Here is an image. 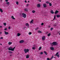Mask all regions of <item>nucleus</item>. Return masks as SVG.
<instances>
[{"instance_id": "obj_50", "label": "nucleus", "mask_w": 60, "mask_h": 60, "mask_svg": "<svg viewBox=\"0 0 60 60\" xmlns=\"http://www.w3.org/2000/svg\"><path fill=\"white\" fill-rule=\"evenodd\" d=\"M38 1H39L40 2H41V0H38Z\"/></svg>"}, {"instance_id": "obj_19", "label": "nucleus", "mask_w": 60, "mask_h": 60, "mask_svg": "<svg viewBox=\"0 0 60 60\" xmlns=\"http://www.w3.org/2000/svg\"><path fill=\"white\" fill-rule=\"evenodd\" d=\"M44 53L46 55H48V53L47 52H46L45 51H44Z\"/></svg>"}, {"instance_id": "obj_42", "label": "nucleus", "mask_w": 60, "mask_h": 60, "mask_svg": "<svg viewBox=\"0 0 60 60\" xmlns=\"http://www.w3.org/2000/svg\"><path fill=\"white\" fill-rule=\"evenodd\" d=\"M47 60H50V59L49 58H47Z\"/></svg>"}, {"instance_id": "obj_18", "label": "nucleus", "mask_w": 60, "mask_h": 60, "mask_svg": "<svg viewBox=\"0 0 60 60\" xmlns=\"http://www.w3.org/2000/svg\"><path fill=\"white\" fill-rule=\"evenodd\" d=\"M0 11L1 12H3V11L2 10V9L0 8Z\"/></svg>"}, {"instance_id": "obj_16", "label": "nucleus", "mask_w": 60, "mask_h": 60, "mask_svg": "<svg viewBox=\"0 0 60 60\" xmlns=\"http://www.w3.org/2000/svg\"><path fill=\"white\" fill-rule=\"evenodd\" d=\"M29 57V55L28 54L26 56V58H28Z\"/></svg>"}, {"instance_id": "obj_52", "label": "nucleus", "mask_w": 60, "mask_h": 60, "mask_svg": "<svg viewBox=\"0 0 60 60\" xmlns=\"http://www.w3.org/2000/svg\"><path fill=\"white\" fill-rule=\"evenodd\" d=\"M29 35H30V32H29Z\"/></svg>"}, {"instance_id": "obj_27", "label": "nucleus", "mask_w": 60, "mask_h": 60, "mask_svg": "<svg viewBox=\"0 0 60 60\" xmlns=\"http://www.w3.org/2000/svg\"><path fill=\"white\" fill-rule=\"evenodd\" d=\"M4 26H6V23L4 22Z\"/></svg>"}, {"instance_id": "obj_6", "label": "nucleus", "mask_w": 60, "mask_h": 60, "mask_svg": "<svg viewBox=\"0 0 60 60\" xmlns=\"http://www.w3.org/2000/svg\"><path fill=\"white\" fill-rule=\"evenodd\" d=\"M50 48L51 50H54V48L52 47H50Z\"/></svg>"}, {"instance_id": "obj_7", "label": "nucleus", "mask_w": 60, "mask_h": 60, "mask_svg": "<svg viewBox=\"0 0 60 60\" xmlns=\"http://www.w3.org/2000/svg\"><path fill=\"white\" fill-rule=\"evenodd\" d=\"M34 23V20L32 19L30 22V24H33Z\"/></svg>"}, {"instance_id": "obj_24", "label": "nucleus", "mask_w": 60, "mask_h": 60, "mask_svg": "<svg viewBox=\"0 0 60 60\" xmlns=\"http://www.w3.org/2000/svg\"><path fill=\"white\" fill-rule=\"evenodd\" d=\"M56 16L57 18H60V15H56Z\"/></svg>"}, {"instance_id": "obj_48", "label": "nucleus", "mask_w": 60, "mask_h": 60, "mask_svg": "<svg viewBox=\"0 0 60 60\" xmlns=\"http://www.w3.org/2000/svg\"><path fill=\"white\" fill-rule=\"evenodd\" d=\"M49 33V32H46V34H48Z\"/></svg>"}, {"instance_id": "obj_29", "label": "nucleus", "mask_w": 60, "mask_h": 60, "mask_svg": "<svg viewBox=\"0 0 60 60\" xmlns=\"http://www.w3.org/2000/svg\"><path fill=\"white\" fill-rule=\"evenodd\" d=\"M49 6H52V4H51V3H49Z\"/></svg>"}, {"instance_id": "obj_53", "label": "nucleus", "mask_w": 60, "mask_h": 60, "mask_svg": "<svg viewBox=\"0 0 60 60\" xmlns=\"http://www.w3.org/2000/svg\"><path fill=\"white\" fill-rule=\"evenodd\" d=\"M12 55V54H11L10 55V56H11Z\"/></svg>"}, {"instance_id": "obj_60", "label": "nucleus", "mask_w": 60, "mask_h": 60, "mask_svg": "<svg viewBox=\"0 0 60 60\" xmlns=\"http://www.w3.org/2000/svg\"><path fill=\"white\" fill-rule=\"evenodd\" d=\"M28 3H29V1H28Z\"/></svg>"}, {"instance_id": "obj_15", "label": "nucleus", "mask_w": 60, "mask_h": 60, "mask_svg": "<svg viewBox=\"0 0 60 60\" xmlns=\"http://www.w3.org/2000/svg\"><path fill=\"white\" fill-rule=\"evenodd\" d=\"M50 12L52 14H54V12L53 11V10H52L50 11Z\"/></svg>"}, {"instance_id": "obj_40", "label": "nucleus", "mask_w": 60, "mask_h": 60, "mask_svg": "<svg viewBox=\"0 0 60 60\" xmlns=\"http://www.w3.org/2000/svg\"><path fill=\"white\" fill-rule=\"evenodd\" d=\"M53 29V28H51L50 29L51 31H52Z\"/></svg>"}, {"instance_id": "obj_33", "label": "nucleus", "mask_w": 60, "mask_h": 60, "mask_svg": "<svg viewBox=\"0 0 60 60\" xmlns=\"http://www.w3.org/2000/svg\"><path fill=\"white\" fill-rule=\"evenodd\" d=\"M38 33H41L42 32L41 31L39 30L38 31Z\"/></svg>"}, {"instance_id": "obj_23", "label": "nucleus", "mask_w": 60, "mask_h": 60, "mask_svg": "<svg viewBox=\"0 0 60 60\" xmlns=\"http://www.w3.org/2000/svg\"><path fill=\"white\" fill-rule=\"evenodd\" d=\"M24 11H28V10L27 8H25L24 9Z\"/></svg>"}, {"instance_id": "obj_45", "label": "nucleus", "mask_w": 60, "mask_h": 60, "mask_svg": "<svg viewBox=\"0 0 60 60\" xmlns=\"http://www.w3.org/2000/svg\"><path fill=\"white\" fill-rule=\"evenodd\" d=\"M5 2H7L8 1V0H6L5 1Z\"/></svg>"}, {"instance_id": "obj_13", "label": "nucleus", "mask_w": 60, "mask_h": 60, "mask_svg": "<svg viewBox=\"0 0 60 60\" xmlns=\"http://www.w3.org/2000/svg\"><path fill=\"white\" fill-rule=\"evenodd\" d=\"M26 26H27L28 27V28H29V24H28V23H26Z\"/></svg>"}, {"instance_id": "obj_43", "label": "nucleus", "mask_w": 60, "mask_h": 60, "mask_svg": "<svg viewBox=\"0 0 60 60\" xmlns=\"http://www.w3.org/2000/svg\"><path fill=\"white\" fill-rule=\"evenodd\" d=\"M43 25H44V23H41V25L42 26H43Z\"/></svg>"}, {"instance_id": "obj_58", "label": "nucleus", "mask_w": 60, "mask_h": 60, "mask_svg": "<svg viewBox=\"0 0 60 60\" xmlns=\"http://www.w3.org/2000/svg\"><path fill=\"white\" fill-rule=\"evenodd\" d=\"M0 34H2V32H0Z\"/></svg>"}, {"instance_id": "obj_34", "label": "nucleus", "mask_w": 60, "mask_h": 60, "mask_svg": "<svg viewBox=\"0 0 60 60\" xmlns=\"http://www.w3.org/2000/svg\"><path fill=\"white\" fill-rule=\"evenodd\" d=\"M6 4H9V2H8L6 3Z\"/></svg>"}, {"instance_id": "obj_22", "label": "nucleus", "mask_w": 60, "mask_h": 60, "mask_svg": "<svg viewBox=\"0 0 60 60\" xmlns=\"http://www.w3.org/2000/svg\"><path fill=\"white\" fill-rule=\"evenodd\" d=\"M35 12V11L34 10H33L32 11V13H34Z\"/></svg>"}, {"instance_id": "obj_55", "label": "nucleus", "mask_w": 60, "mask_h": 60, "mask_svg": "<svg viewBox=\"0 0 60 60\" xmlns=\"http://www.w3.org/2000/svg\"><path fill=\"white\" fill-rule=\"evenodd\" d=\"M48 27H49L50 28V26H49Z\"/></svg>"}, {"instance_id": "obj_39", "label": "nucleus", "mask_w": 60, "mask_h": 60, "mask_svg": "<svg viewBox=\"0 0 60 60\" xmlns=\"http://www.w3.org/2000/svg\"><path fill=\"white\" fill-rule=\"evenodd\" d=\"M29 4H27L26 5V6L27 7H28V6H29Z\"/></svg>"}, {"instance_id": "obj_38", "label": "nucleus", "mask_w": 60, "mask_h": 60, "mask_svg": "<svg viewBox=\"0 0 60 60\" xmlns=\"http://www.w3.org/2000/svg\"><path fill=\"white\" fill-rule=\"evenodd\" d=\"M53 57H54L53 56H52L51 57V59H50V60H51L52 59V58H53Z\"/></svg>"}, {"instance_id": "obj_41", "label": "nucleus", "mask_w": 60, "mask_h": 60, "mask_svg": "<svg viewBox=\"0 0 60 60\" xmlns=\"http://www.w3.org/2000/svg\"><path fill=\"white\" fill-rule=\"evenodd\" d=\"M32 49H35V47H33L32 48Z\"/></svg>"}, {"instance_id": "obj_49", "label": "nucleus", "mask_w": 60, "mask_h": 60, "mask_svg": "<svg viewBox=\"0 0 60 60\" xmlns=\"http://www.w3.org/2000/svg\"><path fill=\"white\" fill-rule=\"evenodd\" d=\"M0 28H3V27H2V26H0Z\"/></svg>"}, {"instance_id": "obj_5", "label": "nucleus", "mask_w": 60, "mask_h": 60, "mask_svg": "<svg viewBox=\"0 0 60 60\" xmlns=\"http://www.w3.org/2000/svg\"><path fill=\"white\" fill-rule=\"evenodd\" d=\"M58 53H59V52H57L55 55V56H57L58 57H59V54H58Z\"/></svg>"}, {"instance_id": "obj_3", "label": "nucleus", "mask_w": 60, "mask_h": 60, "mask_svg": "<svg viewBox=\"0 0 60 60\" xmlns=\"http://www.w3.org/2000/svg\"><path fill=\"white\" fill-rule=\"evenodd\" d=\"M24 51L25 53H26L27 52H28L29 51V50L28 49H24Z\"/></svg>"}, {"instance_id": "obj_32", "label": "nucleus", "mask_w": 60, "mask_h": 60, "mask_svg": "<svg viewBox=\"0 0 60 60\" xmlns=\"http://www.w3.org/2000/svg\"><path fill=\"white\" fill-rule=\"evenodd\" d=\"M46 3H47V4H49V3L48 1L46 2Z\"/></svg>"}, {"instance_id": "obj_17", "label": "nucleus", "mask_w": 60, "mask_h": 60, "mask_svg": "<svg viewBox=\"0 0 60 60\" xmlns=\"http://www.w3.org/2000/svg\"><path fill=\"white\" fill-rule=\"evenodd\" d=\"M21 35V34H20V33H18V34H17V36H20V35Z\"/></svg>"}, {"instance_id": "obj_54", "label": "nucleus", "mask_w": 60, "mask_h": 60, "mask_svg": "<svg viewBox=\"0 0 60 60\" xmlns=\"http://www.w3.org/2000/svg\"><path fill=\"white\" fill-rule=\"evenodd\" d=\"M54 26H56V25H54Z\"/></svg>"}, {"instance_id": "obj_36", "label": "nucleus", "mask_w": 60, "mask_h": 60, "mask_svg": "<svg viewBox=\"0 0 60 60\" xmlns=\"http://www.w3.org/2000/svg\"><path fill=\"white\" fill-rule=\"evenodd\" d=\"M16 4L18 5V4H19V2L18 1H16Z\"/></svg>"}, {"instance_id": "obj_31", "label": "nucleus", "mask_w": 60, "mask_h": 60, "mask_svg": "<svg viewBox=\"0 0 60 60\" xmlns=\"http://www.w3.org/2000/svg\"><path fill=\"white\" fill-rule=\"evenodd\" d=\"M8 52L9 53H10V54H11V53L12 52V51H9Z\"/></svg>"}, {"instance_id": "obj_21", "label": "nucleus", "mask_w": 60, "mask_h": 60, "mask_svg": "<svg viewBox=\"0 0 60 60\" xmlns=\"http://www.w3.org/2000/svg\"><path fill=\"white\" fill-rule=\"evenodd\" d=\"M11 18H12V19H15V18H14V17L13 16H12Z\"/></svg>"}, {"instance_id": "obj_26", "label": "nucleus", "mask_w": 60, "mask_h": 60, "mask_svg": "<svg viewBox=\"0 0 60 60\" xmlns=\"http://www.w3.org/2000/svg\"><path fill=\"white\" fill-rule=\"evenodd\" d=\"M39 28V27H37L35 29V30H38V29Z\"/></svg>"}, {"instance_id": "obj_8", "label": "nucleus", "mask_w": 60, "mask_h": 60, "mask_svg": "<svg viewBox=\"0 0 60 60\" xmlns=\"http://www.w3.org/2000/svg\"><path fill=\"white\" fill-rule=\"evenodd\" d=\"M24 41L23 40H22L20 41L19 42V43H23V42H24Z\"/></svg>"}, {"instance_id": "obj_37", "label": "nucleus", "mask_w": 60, "mask_h": 60, "mask_svg": "<svg viewBox=\"0 0 60 60\" xmlns=\"http://www.w3.org/2000/svg\"><path fill=\"white\" fill-rule=\"evenodd\" d=\"M48 36H49L50 35V33H49L48 34Z\"/></svg>"}, {"instance_id": "obj_25", "label": "nucleus", "mask_w": 60, "mask_h": 60, "mask_svg": "<svg viewBox=\"0 0 60 60\" xmlns=\"http://www.w3.org/2000/svg\"><path fill=\"white\" fill-rule=\"evenodd\" d=\"M19 15L20 17H22V13H19Z\"/></svg>"}, {"instance_id": "obj_30", "label": "nucleus", "mask_w": 60, "mask_h": 60, "mask_svg": "<svg viewBox=\"0 0 60 60\" xmlns=\"http://www.w3.org/2000/svg\"><path fill=\"white\" fill-rule=\"evenodd\" d=\"M41 47H40L38 49L39 50H41Z\"/></svg>"}, {"instance_id": "obj_57", "label": "nucleus", "mask_w": 60, "mask_h": 60, "mask_svg": "<svg viewBox=\"0 0 60 60\" xmlns=\"http://www.w3.org/2000/svg\"><path fill=\"white\" fill-rule=\"evenodd\" d=\"M32 34V33L31 32H30V34Z\"/></svg>"}, {"instance_id": "obj_44", "label": "nucleus", "mask_w": 60, "mask_h": 60, "mask_svg": "<svg viewBox=\"0 0 60 60\" xmlns=\"http://www.w3.org/2000/svg\"><path fill=\"white\" fill-rule=\"evenodd\" d=\"M40 54L41 55H42V54H43V52H41L40 53Z\"/></svg>"}, {"instance_id": "obj_56", "label": "nucleus", "mask_w": 60, "mask_h": 60, "mask_svg": "<svg viewBox=\"0 0 60 60\" xmlns=\"http://www.w3.org/2000/svg\"><path fill=\"white\" fill-rule=\"evenodd\" d=\"M0 45H2V44H0Z\"/></svg>"}, {"instance_id": "obj_35", "label": "nucleus", "mask_w": 60, "mask_h": 60, "mask_svg": "<svg viewBox=\"0 0 60 60\" xmlns=\"http://www.w3.org/2000/svg\"><path fill=\"white\" fill-rule=\"evenodd\" d=\"M7 30V28H6L4 29V30H5V31H6Z\"/></svg>"}, {"instance_id": "obj_46", "label": "nucleus", "mask_w": 60, "mask_h": 60, "mask_svg": "<svg viewBox=\"0 0 60 60\" xmlns=\"http://www.w3.org/2000/svg\"><path fill=\"white\" fill-rule=\"evenodd\" d=\"M0 39H3V37H2L0 38Z\"/></svg>"}, {"instance_id": "obj_28", "label": "nucleus", "mask_w": 60, "mask_h": 60, "mask_svg": "<svg viewBox=\"0 0 60 60\" xmlns=\"http://www.w3.org/2000/svg\"><path fill=\"white\" fill-rule=\"evenodd\" d=\"M56 15H55L54 17V18L53 19V20H55V19H56Z\"/></svg>"}, {"instance_id": "obj_20", "label": "nucleus", "mask_w": 60, "mask_h": 60, "mask_svg": "<svg viewBox=\"0 0 60 60\" xmlns=\"http://www.w3.org/2000/svg\"><path fill=\"white\" fill-rule=\"evenodd\" d=\"M12 44V42H9L8 43V44L9 45H11Z\"/></svg>"}, {"instance_id": "obj_2", "label": "nucleus", "mask_w": 60, "mask_h": 60, "mask_svg": "<svg viewBox=\"0 0 60 60\" xmlns=\"http://www.w3.org/2000/svg\"><path fill=\"white\" fill-rule=\"evenodd\" d=\"M15 48V47H14L13 48H12L11 47H9L8 48V50L11 51H14V49Z\"/></svg>"}, {"instance_id": "obj_47", "label": "nucleus", "mask_w": 60, "mask_h": 60, "mask_svg": "<svg viewBox=\"0 0 60 60\" xmlns=\"http://www.w3.org/2000/svg\"><path fill=\"white\" fill-rule=\"evenodd\" d=\"M8 29H11V27H8Z\"/></svg>"}, {"instance_id": "obj_11", "label": "nucleus", "mask_w": 60, "mask_h": 60, "mask_svg": "<svg viewBox=\"0 0 60 60\" xmlns=\"http://www.w3.org/2000/svg\"><path fill=\"white\" fill-rule=\"evenodd\" d=\"M42 39L43 41H44V40H45V36H43L42 37Z\"/></svg>"}, {"instance_id": "obj_14", "label": "nucleus", "mask_w": 60, "mask_h": 60, "mask_svg": "<svg viewBox=\"0 0 60 60\" xmlns=\"http://www.w3.org/2000/svg\"><path fill=\"white\" fill-rule=\"evenodd\" d=\"M41 5H40V4H38L37 5V7H40V6Z\"/></svg>"}, {"instance_id": "obj_10", "label": "nucleus", "mask_w": 60, "mask_h": 60, "mask_svg": "<svg viewBox=\"0 0 60 60\" xmlns=\"http://www.w3.org/2000/svg\"><path fill=\"white\" fill-rule=\"evenodd\" d=\"M43 6L45 8L47 7V5L45 4H43Z\"/></svg>"}, {"instance_id": "obj_1", "label": "nucleus", "mask_w": 60, "mask_h": 60, "mask_svg": "<svg viewBox=\"0 0 60 60\" xmlns=\"http://www.w3.org/2000/svg\"><path fill=\"white\" fill-rule=\"evenodd\" d=\"M50 45H58V43L56 42H54L52 43H50Z\"/></svg>"}, {"instance_id": "obj_4", "label": "nucleus", "mask_w": 60, "mask_h": 60, "mask_svg": "<svg viewBox=\"0 0 60 60\" xmlns=\"http://www.w3.org/2000/svg\"><path fill=\"white\" fill-rule=\"evenodd\" d=\"M22 15L23 16V18H26V14L22 13Z\"/></svg>"}, {"instance_id": "obj_59", "label": "nucleus", "mask_w": 60, "mask_h": 60, "mask_svg": "<svg viewBox=\"0 0 60 60\" xmlns=\"http://www.w3.org/2000/svg\"><path fill=\"white\" fill-rule=\"evenodd\" d=\"M2 0H0L1 1V2H2Z\"/></svg>"}, {"instance_id": "obj_51", "label": "nucleus", "mask_w": 60, "mask_h": 60, "mask_svg": "<svg viewBox=\"0 0 60 60\" xmlns=\"http://www.w3.org/2000/svg\"><path fill=\"white\" fill-rule=\"evenodd\" d=\"M25 3H26V0H25Z\"/></svg>"}, {"instance_id": "obj_9", "label": "nucleus", "mask_w": 60, "mask_h": 60, "mask_svg": "<svg viewBox=\"0 0 60 60\" xmlns=\"http://www.w3.org/2000/svg\"><path fill=\"white\" fill-rule=\"evenodd\" d=\"M59 12V11H57V10H56L55 12V14H56L58 13Z\"/></svg>"}, {"instance_id": "obj_61", "label": "nucleus", "mask_w": 60, "mask_h": 60, "mask_svg": "<svg viewBox=\"0 0 60 60\" xmlns=\"http://www.w3.org/2000/svg\"><path fill=\"white\" fill-rule=\"evenodd\" d=\"M59 34H60V33Z\"/></svg>"}, {"instance_id": "obj_12", "label": "nucleus", "mask_w": 60, "mask_h": 60, "mask_svg": "<svg viewBox=\"0 0 60 60\" xmlns=\"http://www.w3.org/2000/svg\"><path fill=\"white\" fill-rule=\"evenodd\" d=\"M4 34L5 35H7L8 34H9V33L7 32L6 31H5Z\"/></svg>"}]
</instances>
